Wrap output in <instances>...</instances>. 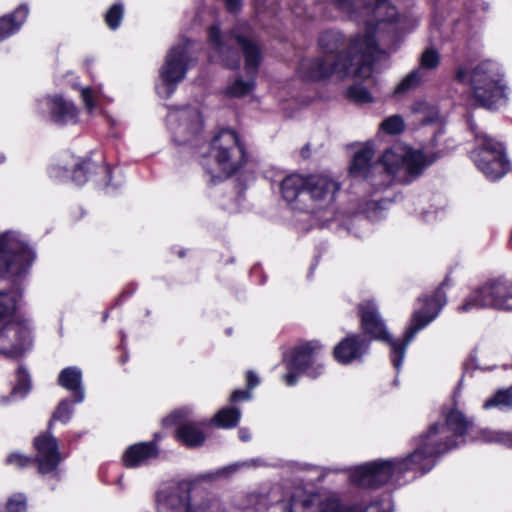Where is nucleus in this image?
<instances>
[{"label":"nucleus","mask_w":512,"mask_h":512,"mask_svg":"<svg viewBox=\"0 0 512 512\" xmlns=\"http://www.w3.org/2000/svg\"><path fill=\"white\" fill-rule=\"evenodd\" d=\"M361 330L367 341L377 340L390 347V358L393 366L399 370L406 354V348L416 334L423 330L429 322H416L406 328L403 339L395 340L389 334L384 322H361Z\"/></svg>","instance_id":"nucleus-10"},{"label":"nucleus","mask_w":512,"mask_h":512,"mask_svg":"<svg viewBox=\"0 0 512 512\" xmlns=\"http://www.w3.org/2000/svg\"><path fill=\"white\" fill-rule=\"evenodd\" d=\"M380 128L389 135H398L405 130V122L402 116L392 115L381 123Z\"/></svg>","instance_id":"nucleus-42"},{"label":"nucleus","mask_w":512,"mask_h":512,"mask_svg":"<svg viewBox=\"0 0 512 512\" xmlns=\"http://www.w3.org/2000/svg\"><path fill=\"white\" fill-rule=\"evenodd\" d=\"M21 297L17 291H0V320L15 314Z\"/></svg>","instance_id":"nucleus-34"},{"label":"nucleus","mask_w":512,"mask_h":512,"mask_svg":"<svg viewBox=\"0 0 512 512\" xmlns=\"http://www.w3.org/2000/svg\"><path fill=\"white\" fill-rule=\"evenodd\" d=\"M440 63V55L434 48H427L421 55L420 65L424 69H435Z\"/></svg>","instance_id":"nucleus-46"},{"label":"nucleus","mask_w":512,"mask_h":512,"mask_svg":"<svg viewBox=\"0 0 512 512\" xmlns=\"http://www.w3.org/2000/svg\"><path fill=\"white\" fill-rule=\"evenodd\" d=\"M335 7L341 11L350 12L353 10V3L351 0H332Z\"/></svg>","instance_id":"nucleus-54"},{"label":"nucleus","mask_w":512,"mask_h":512,"mask_svg":"<svg viewBox=\"0 0 512 512\" xmlns=\"http://www.w3.org/2000/svg\"><path fill=\"white\" fill-rule=\"evenodd\" d=\"M191 56L185 45H175L169 49L159 70L160 79L170 97L182 82L191 66Z\"/></svg>","instance_id":"nucleus-13"},{"label":"nucleus","mask_w":512,"mask_h":512,"mask_svg":"<svg viewBox=\"0 0 512 512\" xmlns=\"http://www.w3.org/2000/svg\"><path fill=\"white\" fill-rule=\"evenodd\" d=\"M72 407L67 400H63L57 406L53 416L49 422L48 428L51 429L54 421H60L62 423H67L72 415Z\"/></svg>","instance_id":"nucleus-44"},{"label":"nucleus","mask_w":512,"mask_h":512,"mask_svg":"<svg viewBox=\"0 0 512 512\" xmlns=\"http://www.w3.org/2000/svg\"><path fill=\"white\" fill-rule=\"evenodd\" d=\"M235 470H236V467L230 466V467L223 468L222 470H220L218 472V474L225 475V474H228V473H232Z\"/></svg>","instance_id":"nucleus-59"},{"label":"nucleus","mask_w":512,"mask_h":512,"mask_svg":"<svg viewBox=\"0 0 512 512\" xmlns=\"http://www.w3.org/2000/svg\"><path fill=\"white\" fill-rule=\"evenodd\" d=\"M339 190L340 183L329 176L322 174L307 175L306 199L308 198L311 204L305 203L301 207V211L313 213L315 210L327 207L335 201Z\"/></svg>","instance_id":"nucleus-14"},{"label":"nucleus","mask_w":512,"mask_h":512,"mask_svg":"<svg viewBox=\"0 0 512 512\" xmlns=\"http://www.w3.org/2000/svg\"><path fill=\"white\" fill-rule=\"evenodd\" d=\"M511 240H512V232H511Z\"/></svg>","instance_id":"nucleus-64"},{"label":"nucleus","mask_w":512,"mask_h":512,"mask_svg":"<svg viewBox=\"0 0 512 512\" xmlns=\"http://www.w3.org/2000/svg\"><path fill=\"white\" fill-rule=\"evenodd\" d=\"M426 153L422 150H409L401 159V164L405 169L406 175L411 179L421 176L426 169Z\"/></svg>","instance_id":"nucleus-29"},{"label":"nucleus","mask_w":512,"mask_h":512,"mask_svg":"<svg viewBox=\"0 0 512 512\" xmlns=\"http://www.w3.org/2000/svg\"><path fill=\"white\" fill-rule=\"evenodd\" d=\"M298 372L295 369H288V373H286L283 377V380L288 386H293L297 382Z\"/></svg>","instance_id":"nucleus-55"},{"label":"nucleus","mask_w":512,"mask_h":512,"mask_svg":"<svg viewBox=\"0 0 512 512\" xmlns=\"http://www.w3.org/2000/svg\"><path fill=\"white\" fill-rule=\"evenodd\" d=\"M241 417V411L236 407H226L219 410L212 419V422L220 428L235 427Z\"/></svg>","instance_id":"nucleus-35"},{"label":"nucleus","mask_w":512,"mask_h":512,"mask_svg":"<svg viewBox=\"0 0 512 512\" xmlns=\"http://www.w3.org/2000/svg\"><path fill=\"white\" fill-rule=\"evenodd\" d=\"M81 99L85 105V108L88 112H92L95 107V98L92 88L84 87L81 89Z\"/></svg>","instance_id":"nucleus-49"},{"label":"nucleus","mask_w":512,"mask_h":512,"mask_svg":"<svg viewBox=\"0 0 512 512\" xmlns=\"http://www.w3.org/2000/svg\"><path fill=\"white\" fill-rule=\"evenodd\" d=\"M421 104H422L421 102H416V103H414V104H413V106H412V110H413L414 112H418V111L420 110L419 106H420Z\"/></svg>","instance_id":"nucleus-60"},{"label":"nucleus","mask_w":512,"mask_h":512,"mask_svg":"<svg viewBox=\"0 0 512 512\" xmlns=\"http://www.w3.org/2000/svg\"><path fill=\"white\" fill-rule=\"evenodd\" d=\"M226 10L231 14H236L241 11L243 2L242 0H222Z\"/></svg>","instance_id":"nucleus-51"},{"label":"nucleus","mask_w":512,"mask_h":512,"mask_svg":"<svg viewBox=\"0 0 512 512\" xmlns=\"http://www.w3.org/2000/svg\"><path fill=\"white\" fill-rule=\"evenodd\" d=\"M307 150H309V147H306V150H301V153H307Z\"/></svg>","instance_id":"nucleus-62"},{"label":"nucleus","mask_w":512,"mask_h":512,"mask_svg":"<svg viewBox=\"0 0 512 512\" xmlns=\"http://www.w3.org/2000/svg\"><path fill=\"white\" fill-rule=\"evenodd\" d=\"M382 24L377 18L376 21L367 20L365 22L364 34H356L352 36L347 44L346 52L356 64L355 75H360L363 68H367L371 73L372 66L375 62V54L379 52V43L377 40V30Z\"/></svg>","instance_id":"nucleus-11"},{"label":"nucleus","mask_w":512,"mask_h":512,"mask_svg":"<svg viewBox=\"0 0 512 512\" xmlns=\"http://www.w3.org/2000/svg\"><path fill=\"white\" fill-rule=\"evenodd\" d=\"M158 512H232L216 496H208L191 504L187 484H176L163 489L156 496Z\"/></svg>","instance_id":"nucleus-7"},{"label":"nucleus","mask_w":512,"mask_h":512,"mask_svg":"<svg viewBox=\"0 0 512 512\" xmlns=\"http://www.w3.org/2000/svg\"><path fill=\"white\" fill-rule=\"evenodd\" d=\"M137 288H138L137 283H135V282L127 283L123 287L122 291L119 293L117 298L115 299L112 306L107 308L106 310H104L102 320H107L110 316L111 310L121 306L127 299H129L136 292Z\"/></svg>","instance_id":"nucleus-41"},{"label":"nucleus","mask_w":512,"mask_h":512,"mask_svg":"<svg viewBox=\"0 0 512 512\" xmlns=\"http://www.w3.org/2000/svg\"><path fill=\"white\" fill-rule=\"evenodd\" d=\"M473 134L475 146L470 152V159L487 180L499 181L511 170L505 143L475 129Z\"/></svg>","instance_id":"nucleus-4"},{"label":"nucleus","mask_w":512,"mask_h":512,"mask_svg":"<svg viewBox=\"0 0 512 512\" xmlns=\"http://www.w3.org/2000/svg\"><path fill=\"white\" fill-rule=\"evenodd\" d=\"M422 83V74L419 69H414L410 73H408L400 83L395 87L394 94L395 95H403L407 92L416 89Z\"/></svg>","instance_id":"nucleus-38"},{"label":"nucleus","mask_w":512,"mask_h":512,"mask_svg":"<svg viewBox=\"0 0 512 512\" xmlns=\"http://www.w3.org/2000/svg\"><path fill=\"white\" fill-rule=\"evenodd\" d=\"M58 384L74 393V401L79 403L84 399L82 389V372L77 367H67L58 376Z\"/></svg>","instance_id":"nucleus-28"},{"label":"nucleus","mask_w":512,"mask_h":512,"mask_svg":"<svg viewBox=\"0 0 512 512\" xmlns=\"http://www.w3.org/2000/svg\"><path fill=\"white\" fill-rule=\"evenodd\" d=\"M321 350L318 341H310L295 348L292 359L287 363V369H295L299 372H307L309 376L316 377L322 373V365L311 369L316 362V357Z\"/></svg>","instance_id":"nucleus-21"},{"label":"nucleus","mask_w":512,"mask_h":512,"mask_svg":"<svg viewBox=\"0 0 512 512\" xmlns=\"http://www.w3.org/2000/svg\"><path fill=\"white\" fill-rule=\"evenodd\" d=\"M209 148L220 171L227 178L241 172L251 158L241 136L231 128H221L212 137Z\"/></svg>","instance_id":"nucleus-5"},{"label":"nucleus","mask_w":512,"mask_h":512,"mask_svg":"<svg viewBox=\"0 0 512 512\" xmlns=\"http://www.w3.org/2000/svg\"><path fill=\"white\" fill-rule=\"evenodd\" d=\"M47 106L50 119L56 125L65 126L69 122H75L78 117V109L75 104L60 94L49 95Z\"/></svg>","instance_id":"nucleus-23"},{"label":"nucleus","mask_w":512,"mask_h":512,"mask_svg":"<svg viewBox=\"0 0 512 512\" xmlns=\"http://www.w3.org/2000/svg\"><path fill=\"white\" fill-rule=\"evenodd\" d=\"M189 415V411L177 410L171 414V417L175 421H180L182 418H186ZM207 426L206 421L193 422V421H182L179 422L176 430L177 439L185 446L193 448L203 445L206 439V435L203 428Z\"/></svg>","instance_id":"nucleus-20"},{"label":"nucleus","mask_w":512,"mask_h":512,"mask_svg":"<svg viewBox=\"0 0 512 512\" xmlns=\"http://www.w3.org/2000/svg\"><path fill=\"white\" fill-rule=\"evenodd\" d=\"M440 158H441V153L440 152H432L430 154H426V158H425V166H426V168L428 166L432 165L433 163H435Z\"/></svg>","instance_id":"nucleus-57"},{"label":"nucleus","mask_w":512,"mask_h":512,"mask_svg":"<svg viewBox=\"0 0 512 512\" xmlns=\"http://www.w3.org/2000/svg\"><path fill=\"white\" fill-rule=\"evenodd\" d=\"M69 159L74 160V156L66 153L56 163L49 165L47 168L49 177L58 182L71 180L72 163L69 162Z\"/></svg>","instance_id":"nucleus-31"},{"label":"nucleus","mask_w":512,"mask_h":512,"mask_svg":"<svg viewBox=\"0 0 512 512\" xmlns=\"http://www.w3.org/2000/svg\"><path fill=\"white\" fill-rule=\"evenodd\" d=\"M251 397L252 394L250 390H235L230 396V401L238 402L242 400H249Z\"/></svg>","instance_id":"nucleus-52"},{"label":"nucleus","mask_w":512,"mask_h":512,"mask_svg":"<svg viewBox=\"0 0 512 512\" xmlns=\"http://www.w3.org/2000/svg\"><path fill=\"white\" fill-rule=\"evenodd\" d=\"M240 508H253L256 512H386L379 501L365 508L347 507L333 494L311 493L300 487L284 488L280 484L262 486L249 493Z\"/></svg>","instance_id":"nucleus-2"},{"label":"nucleus","mask_w":512,"mask_h":512,"mask_svg":"<svg viewBox=\"0 0 512 512\" xmlns=\"http://www.w3.org/2000/svg\"><path fill=\"white\" fill-rule=\"evenodd\" d=\"M481 437L488 443L512 444V434L506 432L485 430L481 433Z\"/></svg>","instance_id":"nucleus-45"},{"label":"nucleus","mask_w":512,"mask_h":512,"mask_svg":"<svg viewBox=\"0 0 512 512\" xmlns=\"http://www.w3.org/2000/svg\"><path fill=\"white\" fill-rule=\"evenodd\" d=\"M0 354L18 358L31 345L29 330L23 322H0Z\"/></svg>","instance_id":"nucleus-15"},{"label":"nucleus","mask_w":512,"mask_h":512,"mask_svg":"<svg viewBox=\"0 0 512 512\" xmlns=\"http://www.w3.org/2000/svg\"><path fill=\"white\" fill-rule=\"evenodd\" d=\"M345 97L357 104H368L374 101L370 91L362 84H352L345 91Z\"/></svg>","instance_id":"nucleus-37"},{"label":"nucleus","mask_w":512,"mask_h":512,"mask_svg":"<svg viewBox=\"0 0 512 512\" xmlns=\"http://www.w3.org/2000/svg\"><path fill=\"white\" fill-rule=\"evenodd\" d=\"M307 175L292 173L280 183L282 198L294 208L301 210L306 203Z\"/></svg>","instance_id":"nucleus-22"},{"label":"nucleus","mask_w":512,"mask_h":512,"mask_svg":"<svg viewBox=\"0 0 512 512\" xmlns=\"http://www.w3.org/2000/svg\"><path fill=\"white\" fill-rule=\"evenodd\" d=\"M71 167V181L76 185H84L93 175L102 174L104 185L106 187H114L112 183V168L102 157L99 161L93 160L91 154L85 157H74Z\"/></svg>","instance_id":"nucleus-16"},{"label":"nucleus","mask_w":512,"mask_h":512,"mask_svg":"<svg viewBox=\"0 0 512 512\" xmlns=\"http://www.w3.org/2000/svg\"><path fill=\"white\" fill-rule=\"evenodd\" d=\"M29 15V7L22 3L18 5L12 12L0 17V42L16 34Z\"/></svg>","instance_id":"nucleus-24"},{"label":"nucleus","mask_w":512,"mask_h":512,"mask_svg":"<svg viewBox=\"0 0 512 512\" xmlns=\"http://www.w3.org/2000/svg\"><path fill=\"white\" fill-rule=\"evenodd\" d=\"M124 5L121 2L113 3L108 10L105 12L103 18L106 26L110 30H117L124 18Z\"/></svg>","instance_id":"nucleus-36"},{"label":"nucleus","mask_w":512,"mask_h":512,"mask_svg":"<svg viewBox=\"0 0 512 512\" xmlns=\"http://www.w3.org/2000/svg\"><path fill=\"white\" fill-rule=\"evenodd\" d=\"M356 65L344 49L336 55L331 63H328L323 56H316L302 60L297 68V73L302 81L317 83L330 79L333 75L346 76L350 74L353 66Z\"/></svg>","instance_id":"nucleus-9"},{"label":"nucleus","mask_w":512,"mask_h":512,"mask_svg":"<svg viewBox=\"0 0 512 512\" xmlns=\"http://www.w3.org/2000/svg\"><path fill=\"white\" fill-rule=\"evenodd\" d=\"M34 446L37 450L38 471L41 474L54 471L61 461L56 438L50 433L41 434L34 439Z\"/></svg>","instance_id":"nucleus-19"},{"label":"nucleus","mask_w":512,"mask_h":512,"mask_svg":"<svg viewBox=\"0 0 512 512\" xmlns=\"http://www.w3.org/2000/svg\"><path fill=\"white\" fill-rule=\"evenodd\" d=\"M483 406L485 409L492 407L512 408V386L505 390H499L494 396L487 399Z\"/></svg>","instance_id":"nucleus-39"},{"label":"nucleus","mask_w":512,"mask_h":512,"mask_svg":"<svg viewBox=\"0 0 512 512\" xmlns=\"http://www.w3.org/2000/svg\"><path fill=\"white\" fill-rule=\"evenodd\" d=\"M369 341L360 334H348L333 349V356L337 362L348 365L352 362H360L368 353Z\"/></svg>","instance_id":"nucleus-18"},{"label":"nucleus","mask_w":512,"mask_h":512,"mask_svg":"<svg viewBox=\"0 0 512 512\" xmlns=\"http://www.w3.org/2000/svg\"><path fill=\"white\" fill-rule=\"evenodd\" d=\"M449 429V435L456 441L458 436H463L472 426V421L461 411L452 409L446 415V422L443 424Z\"/></svg>","instance_id":"nucleus-30"},{"label":"nucleus","mask_w":512,"mask_h":512,"mask_svg":"<svg viewBox=\"0 0 512 512\" xmlns=\"http://www.w3.org/2000/svg\"><path fill=\"white\" fill-rule=\"evenodd\" d=\"M17 383L13 387L9 396H2L0 398L1 404H7L10 398L24 397L30 390V377L28 372L23 368L19 367L16 373Z\"/></svg>","instance_id":"nucleus-33"},{"label":"nucleus","mask_w":512,"mask_h":512,"mask_svg":"<svg viewBox=\"0 0 512 512\" xmlns=\"http://www.w3.org/2000/svg\"><path fill=\"white\" fill-rule=\"evenodd\" d=\"M34 259V251L25 242L0 239V276L21 277L29 271Z\"/></svg>","instance_id":"nucleus-12"},{"label":"nucleus","mask_w":512,"mask_h":512,"mask_svg":"<svg viewBox=\"0 0 512 512\" xmlns=\"http://www.w3.org/2000/svg\"><path fill=\"white\" fill-rule=\"evenodd\" d=\"M307 150H309V147H306V150H301V153H307Z\"/></svg>","instance_id":"nucleus-63"},{"label":"nucleus","mask_w":512,"mask_h":512,"mask_svg":"<svg viewBox=\"0 0 512 512\" xmlns=\"http://www.w3.org/2000/svg\"><path fill=\"white\" fill-rule=\"evenodd\" d=\"M470 85L474 106L493 111L506 105L507 87L503 83V75L493 62L479 63L471 72Z\"/></svg>","instance_id":"nucleus-3"},{"label":"nucleus","mask_w":512,"mask_h":512,"mask_svg":"<svg viewBox=\"0 0 512 512\" xmlns=\"http://www.w3.org/2000/svg\"><path fill=\"white\" fill-rule=\"evenodd\" d=\"M246 383L248 390L251 391L260 383V379L256 373H254L253 371H248L246 373Z\"/></svg>","instance_id":"nucleus-53"},{"label":"nucleus","mask_w":512,"mask_h":512,"mask_svg":"<svg viewBox=\"0 0 512 512\" xmlns=\"http://www.w3.org/2000/svg\"><path fill=\"white\" fill-rule=\"evenodd\" d=\"M360 320H381L379 307L374 299H366L357 305Z\"/></svg>","instance_id":"nucleus-40"},{"label":"nucleus","mask_w":512,"mask_h":512,"mask_svg":"<svg viewBox=\"0 0 512 512\" xmlns=\"http://www.w3.org/2000/svg\"><path fill=\"white\" fill-rule=\"evenodd\" d=\"M231 37L240 47L244 57V69L251 78L249 81L238 77L231 85L227 87L226 94L232 98H242L247 96L255 88L254 78L263 62V51L261 45L252 38L239 32H231Z\"/></svg>","instance_id":"nucleus-8"},{"label":"nucleus","mask_w":512,"mask_h":512,"mask_svg":"<svg viewBox=\"0 0 512 512\" xmlns=\"http://www.w3.org/2000/svg\"><path fill=\"white\" fill-rule=\"evenodd\" d=\"M208 41L217 53H222L226 46L223 41L221 29L218 25L213 24L208 28Z\"/></svg>","instance_id":"nucleus-48"},{"label":"nucleus","mask_w":512,"mask_h":512,"mask_svg":"<svg viewBox=\"0 0 512 512\" xmlns=\"http://www.w3.org/2000/svg\"><path fill=\"white\" fill-rule=\"evenodd\" d=\"M307 150H309V147H306V150H301V153H307Z\"/></svg>","instance_id":"nucleus-61"},{"label":"nucleus","mask_w":512,"mask_h":512,"mask_svg":"<svg viewBox=\"0 0 512 512\" xmlns=\"http://www.w3.org/2000/svg\"><path fill=\"white\" fill-rule=\"evenodd\" d=\"M238 434H239V438L244 442L249 441L251 439V434H250L249 430L246 428L239 429Z\"/></svg>","instance_id":"nucleus-58"},{"label":"nucleus","mask_w":512,"mask_h":512,"mask_svg":"<svg viewBox=\"0 0 512 512\" xmlns=\"http://www.w3.org/2000/svg\"><path fill=\"white\" fill-rule=\"evenodd\" d=\"M373 11L381 23L396 24L399 22V13L390 0H375Z\"/></svg>","instance_id":"nucleus-32"},{"label":"nucleus","mask_w":512,"mask_h":512,"mask_svg":"<svg viewBox=\"0 0 512 512\" xmlns=\"http://www.w3.org/2000/svg\"><path fill=\"white\" fill-rule=\"evenodd\" d=\"M468 79V71L465 68H458L455 72V80L459 83H465Z\"/></svg>","instance_id":"nucleus-56"},{"label":"nucleus","mask_w":512,"mask_h":512,"mask_svg":"<svg viewBox=\"0 0 512 512\" xmlns=\"http://www.w3.org/2000/svg\"><path fill=\"white\" fill-rule=\"evenodd\" d=\"M482 308L512 311V280L505 276L490 279L471 292L457 310L470 312Z\"/></svg>","instance_id":"nucleus-6"},{"label":"nucleus","mask_w":512,"mask_h":512,"mask_svg":"<svg viewBox=\"0 0 512 512\" xmlns=\"http://www.w3.org/2000/svg\"><path fill=\"white\" fill-rule=\"evenodd\" d=\"M455 446L457 442L449 435V429L435 423L420 436L417 448L408 457L363 464L352 470L350 479L352 483L362 488H378L406 470H420L422 473L429 471L434 466V456L443 454Z\"/></svg>","instance_id":"nucleus-1"},{"label":"nucleus","mask_w":512,"mask_h":512,"mask_svg":"<svg viewBox=\"0 0 512 512\" xmlns=\"http://www.w3.org/2000/svg\"><path fill=\"white\" fill-rule=\"evenodd\" d=\"M6 462L10 465H14L18 468H23L28 466L31 463V459L19 454V453H11L8 457Z\"/></svg>","instance_id":"nucleus-50"},{"label":"nucleus","mask_w":512,"mask_h":512,"mask_svg":"<svg viewBox=\"0 0 512 512\" xmlns=\"http://www.w3.org/2000/svg\"><path fill=\"white\" fill-rule=\"evenodd\" d=\"M0 512H26V497L23 494L13 495Z\"/></svg>","instance_id":"nucleus-47"},{"label":"nucleus","mask_w":512,"mask_h":512,"mask_svg":"<svg viewBox=\"0 0 512 512\" xmlns=\"http://www.w3.org/2000/svg\"><path fill=\"white\" fill-rule=\"evenodd\" d=\"M218 54L226 68L236 70L240 67V55L234 47L225 46L223 52Z\"/></svg>","instance_id":"nucleus-43"},{"label":"nucleus","mask_w":512,"mask_h":512,"mask_svg":"<svg viewBox=\"0 0 512 512\" xmlns=\"http://www.w3.org/2000/svg\"><path fill=\"white\" fill-rule=\"evenodd\" d=\"M317 43L323 54L333 55L334 58L347 47L345 35L334 29H327L320 33Z\"/></svg>","instance_id":"nucleus-26"},{"label":"nucleus","mask_w":512,"mask_h":512,"mask_svg":"<svg viewBox=\"0 0 512 512\" xmlns=\"http://www.w3.org/2000/svg\"><path fill=\"white\" fill-rule=\"evenodd\" d=\"M157 455L156 446L153 443H139L129 447L123 455V463L127 468H135L144 464L148 459Z\"/></svg>","instance_id":"nucleus-25"},{"label":"nucleus","mask_w":512,"mask_h":512,"mask_svg":"<svg viewBox=\"0 0 512 512\" xmlns=\"http://www.w3.org/2000/svg\"><path fill=\"white\" fill-rule=\"evenodd\" d=\"M373 156L374 151L368 147L356 151L348 168L349 175L353 178L368 179L372 170Z\"/></svg>","instance_id":"nucleus-27"},{"label":"nucleus","mask_w":512,"mask_h":512,"mask_svg":"<svg viewBox=\"0 0 512 512\" xmlns=\"http://www.w3.org/2000/svg\"><path fill=\"white\" fill-rule=\"evenodd\" d=\"M449 277L430 293H424L417 298L411 320H435L443 307L447 304V295L444 290L449 285Z\"/></svg>","instance_id":"nucleus-17"}]
</instances>
